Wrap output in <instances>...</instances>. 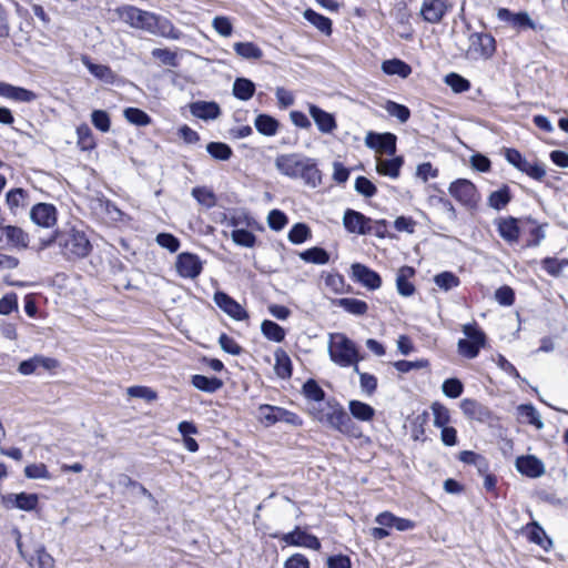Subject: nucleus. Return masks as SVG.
<instances>
[{"label": "nucleus", "instance_id": "f257e3e1", "mask_svg": "<svg viewBox=\"0 0 568 568\" xmlns=\"http://www.w3.org/2000/svg\"><path fill=\"white\" fill-rule=\"evenodd\" d=\"M275 168L281 174L291 179H302L306 185L312 187H316L322 182L315 160L298 153L277 155Z\"/></svg>", "mask_w": 568, "mask_h": 568}, {"label": "nucleus", "instance_id": "f03ea898", "mask_svg": "<svg viewBox=\"0 0 568 568\" xmlns=\"http://www.w3.org/2000/svg\"><path fill=\"white\" fill-rule=\"evenodd\" d=\"M328 355L331 361L341 366H353L358 372V363L363 359L356 344L344 333L328 334Z\"/></svg>", "mask_w": 568, "mask_h": 568}, {"label": "nucleus", "instance_id": "7ed1b4c3", "mask_svg": "<svg viewBox=\"0 0 568 568\" xmlns=\"http://www.w3.org/2000/svg\"><path fill=\"white\" fill-rule=\"evenodd\" d=\"M315 417L322 424L351 437L362 436L361 427L353 420L339 404L327 403L315 413Z\"/></svg>", "mask_w": 568, "mask_h": 568}, {"label": "nucleus", "instance_id": "20e7f679", "mask_svg": "<svg viewBox=\"0 0 568 568\" xmlns=\"http://www.w3.org/2000/svg\"><path fill=\"white\" fill-rule=\"evenodd\" d=\"M58 244L68 258L85 257L91 251V244L84 232L71 229L58 234Z\"/></svg>", "mask_w": 568, "mask_h": 568}, {"label": "nucleus", "instance_id": "39448f33", "mask_svg": "<svg viewBox=\"0 0 568 568\" xmlns=\"http://www.w3.org/2000/svg\"><path fill=\"white\" fill-rule=\"evenodd\" d=\"M463 333L465 334L466 338L458 341V353L463 357L473 359L478 356L480 349L485 346L486 335L476 324L464 325Z\"/></svg>", "mask_w": 568, "mask_h": 568}, {"label": "nucleus", "instance_id": "423d86ee", "mask_svg": "<svg viewBox=\"0 0 568 568\" xmlns=\"http://www.w3.org/2000/svg\"><path fill=\"white\" fill-rule=\"evenodd\" d=\"M505 158L509 164L536 181H541L546 176L545 164L538 160H528L516 149H506Z\"/></svg>", "mask_w": 568, "mask_h": 568}, {"label": "nucleus", "instance_id": "0eeeda50", "mask_svg": "<svg viewBox=\"0 0 568 568\" xmlns=\"http://www.w3.org/2000/svg\"><path fill=\"white\" fill-rule=\"evenodd\" d=\"M496 51L495 38L489 33L474 32L469 36L466 57L470 60H488Z\"/></svg>", "mask_w": 568, "mask_h": 568}, {"label": "nucleus", "instance_id": "6e6552de", "mask_svg": "<svg viewBox=\"0 0 568 568\" xmlns=\"http://www.w3.org/2000/svg\"><path fill=\"white\" fill-rule=\"evenodd\" d=\"M119 19L134 29L149 31L151 21L153 20V12L142 10L131 4H124L115 9Z\"/></svg>", "mask_w": 568, "mask_h": 568}, {"label": "nucleus", "instance_id": "1a4fd4ad", "mask_svg": "<svg viewBox=\"0 0 568 568\" xmlns=\"http://www.w3.org/2000/svg\"><path fill=\"white\" fill-rule=\"evenodd\" d=\"M448 192L458 203L469 209L476 207L480 200L475 184L466 179L452 182Z\"/></svg>", "mask_w": 568, "mask_h": 568}, {"label": "nucleus", "instance_id": "9d476101", "mask_svg": "<svg viewBox=\"0 0 568 568\" xmlns=\"http://www.w3.org/2000/svg\"><path fill=\"white\" fill-rule=\"evenodd\" d=\"M175 271L182 278L195 280L203 271V262L194 253L182 252L176 256Z\"/></svg>", "mask_w": 568, "mask_h": 568}, {"label": "nucleus", "instance_id": "9b49d317", "mask_svg": "<svg viewBox=\"0 0 568 568\" xmlns=\"http://www.w3.org/2000/svg\"><path fill=\"white\" fill-rule=\"evenodd\" d=\"M258 410L262 422H264L266 425H273L278 422H283L293 426L302 425V419L300 416L285 408L271 405H261Z\"/></svg>", "mask_w": 568, "mask_h": 568}, {"label": "nucleus", "instance_id": "f8f14e48", "mask_svg": "<svg viewBox=\"0 0 568 568\" xmlns=\"http://www.w3.org/2000/svg\"><path fill=\"white\" fill-rule=\"evenodd\" d=\"M396 135L390 132H368L365 136V144L367 148L375 150L377 153L393 156L396 153Z\"/></svg>", "mask_w": 568, "mask_h": 568}, {"label": "nucleus", "instance_id": "ddd939ff", "mask_svg": "<svg viewBox=\"0 0 568 568\" xmlns=\"http://www.w3.org/2000/svg\"><path fill=\"white\" fill-rule=\"evenodd\" d=\"M452 8L449 0H424L420 14L428 23H439Z\"/></svg>", "mask_w": 568, "mask_h": 568}, {"label": "nucleus", "instance_id": "4468645a", "mask_svg": "<svg viewBox=\"0 0 568 568\" xmlns=\"http://www.w3.org/2000/svg\"><path fill=\"white\" fill-rule=\"evenodd\" d=\"M352 278L364 287L374 291L381 287L382 278L379 274L361 263H354L351 266Z\"/></svg>", "mask_w": 568, "mask_h": 568}, {"label": "nucleus", "instance_id": "2eb2a0df", "mask_svg": "<svg viewBox=\"0 0 568 568\" xmlns=\"http://www.w3.org/2000/svg\"><path fill=\"white\" fill-rule=\"evenodd\" d=\"M31 221L41 227H52L57 223V209L49 203H38L30 211Z\"/></svg>", "mask_w": 568, "mask_h": 568}, {"label": "nucleus", "instance_id": "dca6fc26", "mask_svg": "<svg viewBox=\"0 0 568 568\" xmlns=\"http://www.w3.org/2000/svg\"><path fill=\"white\" fill-rule=\"evenodd\" d=\"M59 366V362L52 357L42 355H34L33 357L22 361L18 366V372L21 375L28 376L38 373L39 368L44 371H53Z\"/></svg>", "mask_w": 568, "mask_h": 568}, {"label": "nucleus", "instance_id": "f3484780", "mask_svg": "<svg viewBox=\"0 0 568 568\" xmlns=\"http://www.w3.org/2000/svg\"><path fill=\"white\" fill-rule=\"evenodd\" d=\"M308 113L321 133L332 134L337 129V122L334 114L326 112L312 103L308 104Z\"/></svg>", "mask_w": 568, "mask_h": 568}, {"label": "nucleus", "instance_id": "a211bd4d", "mask_svg": "<svg viewBox=\"0 0 568 568\" xmlns=\"http://www.w3.org/2000/svg\"><path fill=\"white\" fill-rule=\"evenodd\" d=\"M2 504L7 508H18L26 511L34 510L39 504L37 494H8L2 496Z\"/></svg>", "mask_w": 568, "mask_h": 568}, {"label": "nucleus", "instance_id": "6ab92c4d", "mask_svg": "<svg viewBox=\"0 0 568 568\" xmlns=\"http://www.w3.org/2000/svg\"><path fill=\"white\" fill-rule=\"evenodd\" d=\"M214 302L222 311L236 321H243L247 317L245 310L224 292H216L214 294Z\"/></svg>", "mask_w": 568, "mask_h": 568}, {"label": "nucleus", "instance_id": "aec40b11", "mask_svg": "<svg viewBox=\"0 0 568 568\" xmlns=\"http://www.w3.org/2000/svg\"><path fill=\"white\" fill-rule=\"evenodd\" d=\"M460 409L466 417L480 423L489 422L493 415L487 406L471 398L463 399Z\"/></svg>", "mask_w": 568, "mask_h": 568}, {"label": "nucleus", "instance_id": "412c9836", "mask_svg": "<svg viewBox=\"0 0 568 568\" xmlns=\"http://www.w3.org/2000/svg\"><path fill=\"white\" fill-rule=\"evenodd\" d=\"M151 28L149 33L163 37L171 40H179L182 37V32L176 29L173 23L165 17L158 16L154 13L153 20L151 21Z\"/></svg>", "mask_w": 568, "mask_h": 568}, {"label": "nucleus", "instance_id": "4be33fe9", "mask_svg": "<svg viewBox=\"0 0 568 568\" xmlns=\"http://www.w3.org/2000/svg\"><path fill=\"white\" fill-rule=\"evenodd\" d=\"M343 224L345 229L351 233H357L362 235H366L369 233V217L365 216L363 213L346 210L343 217Z\"/></svg>", "mask_w": 568, "mask_h": 568}, {"label": "nucleus", "instance_id": "5701e85b", "mask_svg": "<svg viewBox=\"0 0 568 568\" xmlns=\"http://www.w3.org/2000/svg\"><path fill=\"white\" fill-rule=\"evenodd\" d=\"M285 544L292 546L306 547L313 550L321 548V542L317 537L310 535L296 527L293 531L284 534L281 538Z\"/></svg>", "mask_w": 568, "mask_h": 568}, {"label": "nucleus", "instance_id": "b1692460", "mask_svg": "<svg viewBox=\"0 0 568 568\" xmlns=\"http://www.w3.org/2000/svg\"><path fill=\"white\" fill-rule=\"evenodd\" d=\"M516 469L520 474L530 478H538L545 474V466L542 462L534 455L517 457Z\"/></svg>", "mask_w": 568, "mask_h": 568}, {"label": "nucleus", "instance_id": "393cba45", "mask_svg": "<svg viewBox=\"0 0 568 568\" xmlns=\"http://www.w3.org/2000/svg\"><path fill=\"white\" fill-rule=\"evenodd\" d=\"M2 234L6 237V243L8 247L16 248L18 251L26 250L29 247L30 236L21 227L16 225H6L2 229Z\"/></svg>", "mask_w": 568, "mask_h": 568}, {"label": "nucleus", "instance_id": "a878e982", "mask_svg": "<svg viewBox=\"0 0 568 568\" xmlns=\"http://www.w3.org/2000/svg\"><path fill=\"white\" fill-rule=\"evenodd\" d=\"M190 112L201 120H215L221 115V108L214 101H195L190 104Z\"/></svg>", "mask_w": 568, "mask_h": 568}, {"label": "nucleus", "instance_id": "bb28decb", "mask_svg": "<svg viewBox=\"0 0 568 568\" xmlns=\"http://www.w3.org/2000/svg\"><path fill=\"white\" fill-rule=\"evenodd\" d=\"M497 230L503 240L509 244L517 243L520 235L518 220L515 217L500 219L497 222Z\"/></svg>", "mask_w": 568, "mask_h": 568}, {"label": "nucleus", "instance_id": "cd10ccee", "mask_svg": "<svg viewBox=\"0 0 568 568\" xmlns=\"http://www.w3.org/2000/svg\"><path fill=\"white\" fill-rule=\"evenodd\" d=\"M415 274V270L410 266H402L396 276V288L398 294L408 297L415 292L414 284L409 281Z\"/></svg>", "mask_w": 568, "mask_h": 568}, {"label": "nucleus", "instance_id": "c85d7f7f", "mask_svg": "<svg viewBox=\"0 0 568 568\" xmlns=\"http://www.w3.org/2000/svg\"><path fill=\"white\" fill-rule=\"evenodd\" d=\"M404 163L402 156H394L393 159L377 158L376 171L381 175L397 179L399 176L400 168Z\"/></svg>", "mask_w": 568, "mask_h": 568}, {"label": "nucleus", "instance_id": "c756f323", "mask_svg": "<svg viewBox=\"0 0 568 568\" xmlns=\"http://www.w3.org/2000/svg\"><path fill=\"white\" fill-rule=\"evenodd\" d=\"M525 529L527 532V538L530 542L540 546L546 551L551 548V539L547 537L545 530L538 523L532 521L528 524Z\"/></svg>", "mask_w": 568, "mask_h": 568}, {"label": "nucleus", "instance_id": "7c9ffc66", "mask_svg": "<svg viewBox=\"0 0 568 568\" xmlns=\"http://www.w3.org/2000/svg\"><path fill=\"white\" fill-rule=\"evenodd\" d=\"M333 304L356 316H362L368 311V305L366 302L353 297L337 298L333 301Z\"/></svg>", "mask_w": 568, "mask_h": 568}, {"label": "nucleus", "instance_id": "2f4dec72", "mask_svg": "<svg viewBox=\"0 0 568 568\" xmlns=\"http://www.w3.org/2000/svg\"><path fill=\"white\" fill-rule=\"evenodd\" d=\"M254 125L261 134L274 136L278 131L280 122L268 114H258L255 118Z\"/></svg>", "mask_w": 568, "mask_h": 568}, {"label": "nucleus", "instance_id": "473e14b6", "mask_svg": "<svg viewBox=\"0 0 568 568\" xmlns=\"http://www.w3.org/2000/svg\"><path fill=\"white\" fill-rule=\"evenodd\" d=\"M382 70L388 75H398L403 79H406L412 73L410 65L399 59L384 61L382 63Z\"/></svg>", "mask_w": 568, "mask_h": 568}, {"label": "nucleus", "instance_id": "72a5a7b5", "mask_svg": "<svg viewBox=\"0 0 568 568\" xmlns=\"http://www.w3.org/2000/svg\"><path fill=\"white\" fill-rule=\"evenodd\" d=\"M233 95L241 100V101H247L250 100L254 93H255V84L253 81L246 78H236L233 83Z\"/></svg>", "mask_w": 568, "mask_h": 568}, {"label": "nucleus", "instance_id": "f704fd0d", "mask_svg": "<svg viewBox=\"0 0 568 568\" xmlns=\"http://www.w3.org/2000/svg\"><path fill=\"white\" fill-rule=\"evenodd\" d=\"M305 20L312 23L316 29L326 36L332 33V20L312 9H306L303 13Z\"/></svg>", "mask_w": 568, "mask_h": 568}, {"label": "nucleus", "instance_id": "c9c22d12", "mask_svg": "<svg viewBox=\"0 0 568 568\" xmlns=\"http://www.w3.org/2000/svg\"><path fill=\"white\" fill-rule=\"evenodd\" d=\"M351 417H354L361 422H369L375 415V409L361 400H351L348 404Z\"/></svg>", "mask_w": 568, "mask_h": 568}, {"label": "nucleus", "instance_id": "e433bc0d", "mask_svg": "<svg viewBox=\"0 0 568 568\" xmlns=\"http://www.w3.org/2000/svg\"><path fill=\"white\" fill-rule=\"evenodd\" d=\"M275 365L274 369L278 377L285 379L292 376V361L283 349H277L274 354Z\"/></svg>", "mask_w": 568, "mask_h": 568}, {"label": "nucleus", "instance_id": "4c0bfd02", "mask_svg": "<svg viewBox=\"0 0 568 568\" xmlns=\"http://www.w3.org/2000/svg\"><path fill=\"white\" fill-rule=\"evenodd\" d=\"M233 49L237 55L245 60H258L263 55V51L253 42H236Z\"/></svg>", "mask_w": 568, "mask_h": 568}, {"label": "nucleus", "instance_id": "58836bf2", "mask_svg": "<svg viewBox=\"0 0 568 568\" xmlns=\"http://www.w3.org/2000/svg\"><path fill=\"white\" fill-rule=\"evenodd\" d=\"M300 258L306 263L324 265L328 263L329 255L324 248L315 246L301 252Z\"/></svg>", "mask_w": 568, "mask_h": 568}, {"label": "nucleus", "instance_id": "ea45409f", "mask_svg": "<svg viewBox=\"0 0 568 568\" xmlns=\"http://www.w3.org/2000/svg\"><path fill=\"white\" fill-rule=\"evenodd\" d=\"M192 385L203 392L214 393L223 385L222 381L216 377H207L204 375H194L192 377Z\"/></svg>", "mask_w": 568, "mask_h": 568}, {"label": "nucleus", "instance_id": "a19ab883", "mask_svg": "<svg viewBox=\"0 0 568 568\" xmlns=\"http://www.w3.org/2000/svg\"><path fill=\"white\" fill-rule=\"evenodd\" d=\"M383 109L388 115L396 118L400 123H406L410 118V110L406 105L392 100L385 101Z\"/></svg>", "mask_w": 568, "mask_h": 568}, {"label": "nucleus", "instance_id": "79ce46f5", "mask_svg": "<svg viewBox=\"0 0 568 568\" xmlns=\"http://www.w3.org/2000/svg\"><path fill=\"white\" fill-rule=\"evenodd\" d=\"M434 283L439 290L448 292L455 287H458L460 285V280L453 272L445 271L434 276Z\"/></svg>", "mask_w": 568, "mask_h": 568}, {"label": "nucleus", "instance_id": "37998d69", "mask_svg": "<svg viewBox=\"0 0 568 568\" xmlns=\"http://www.w3.org/2000/svg\"><path fill=\"white\" fill-rule=\"evenodd\" d=\"M261 331L267 339L276 343H281L285 338L284 328L280 326L277 323L270 320H265L262 322Z\"/></svg>", "mask_w": 568, "mask_h": 568}, {"label": "nucleus", "instance_id": "c03bdc74", "mask_svg": "<svg viewBox=\"0 0 568 568\" xmlns=\"http://www.w3.org/2000/svg\"><path fill=\"white\" fill-rule=\"evenodd\" d=\"M511 200L510 190L504 185L497 191L490 193L488 197V205L497 211L504 209Z\"/></svg>", "mask_w": 568, "mask_h": 568}, {"label": "nucleus", "instance_id": "a18cd8bd", "mask_svg": "<svg viewBox=\"0 0 568 568\" xmlns=\"http://www.w3.org/2000/svg\"><path fill=\"white\" fill-rule=\"evenodd\" d=\"M518 414L520 417L525 418L526 422L530 425H534L537 429H541L544 427V423L541 420V416L539 412L530 404L519 405Z\"/></svg>", "mask_w": 568, "mask_h": 568}, {"label": "nucleus", "instance_id": "49530a36", "mask_svg": "<svg viewBox=\"0 0 568 568\" xmlns=\"http://www.w3.org/2000/svg\"><path fill=\"white\" fill-rule=\"evenodd\" d=\"M206 151L217 161H227L233 155L231 146L223 142H210L206 145Z\"/></svg>", "mask_w": 568, "mask_h": 568}, {"label": "nucleus", "instance_id": "de8ad7c7", "mask_svg": "<svg viewBox=\"0 0 568 568\" xmlns=\"http://www.w3.org/2000/svg\"><path fill=\"white\" fill-rule=\"evenodd\" d=\"M192 196L199 204L211 209L216 204V196L214 192L206 186H196L192 190Z\"/></svg>", "mask_w": 568, "mask_h": 568}, {"label": "nucleus", "instance_id": "09e8293b", "mask_svg": "<svg viewBox=\"0 0 568 568\" xmlns=\"http://www.w3.org/2000/svg\"><path fill=\"white\" fill-rule=\"evenodd\" d=\"M82 61L83 64L90 71V73L93 74L95 78L105 82H111L113 80V72L108 65L93 63L88 58H83Z\"/></svg>", "mask_w": 568, "mask_h": 568}, {"label": "nucleus", "instance_id": "8fccbe9b", "mask_svg": "<svg viewBox=\"0 0 568 568\" xmlns=\"http://www.w3.org/2000/svg\"><path fill=\"white\" fill-rule=\"evenodd\" d=\"M27 199V192L23 189H13L7 193L6 202L9 206L10 211L16 214L17 210L21 206H24V201Z\"/></svg>", "mask_w": 568, "mask_h": 568}, {"label": "nucleus", "instance_id": "3c124183", "mask_svg": "<svg viewBox=\"0 0 568 568\" xmlns=\"http://www.w3.org/2000/svg\"><path fill=\"white\" fill-rule=\"evenodd\" d=\"M124 118L132 124L145 126L151 123L150 115L138 108H126L124 110Z\"/></svg>", "mask_w": 568, "mask_h": 568}, {"label": "nucleus", "instance_id": "603ef678", "mask_svg": "<svg viewBox=\"0 0 568 568\" xmlns=\"http://www.w3.org/2000/svg\"><path fill=\"white\" fill-rule=\"evenodd\" d=\"M231 237L236 245L243 247H253L256 242V236L245 229L233 230Z\"/></svg>", "mask_w": 568, "mask_h": 568}, {"label": "nucleus", "instance_id": "864d4df0", "mask_svg": "<svg viewBox=\"0 0 568 568\" xmlns=\"http://www.w3.org/2000/svg\"><path fill=\"white\" fill-rule=\"evenodd\" d=\"M311 237V230L304 223H296L288 232V240L293 244H302Z\"/></svg>", "mask_w": 568, "mask_h": 568}, {"label": "nucleus", "instance_id": "5fc2aeb1", "mask_svg": "<svg viewBox=\"0 0 568 568\" xmlns=\"http://www.w3.org/2000/svg\"><path fill=\"white\" fill-rule=\"evenodd\" d=\"M78 144L82 150H91L95 142L91 129L87 124H82L77 129Z\"/></svg>", "mask_w": 568, "mask_h": 568}, {"label": "nucleus", "instance_id": "6e6d98bb", "mask_svg": "<svg viewBox=\"0 0 568 568\" xmlns=\"http://www.w3.org/2000/svg\"><path fill=\"white\" fill-rule=\"evenodd\" d=\"M155 242L170 253L178 252L181 246L180 240L171 233H159L155 237Z\"/></svg>", "mask_w": 568, "mask_h": 568}, {"label": "nucleus", "instance_id": "4d7b16f0", "mask_svg": "<svg viewBox=\"0 0 568 568\" xmlns=\"http://www.w3.org/2000/svg\"><path fill=\"white\" fill-rule=\"evenodd\" d=\"M24 475L30 479H51V475L47 466L42 463L26 466Z\"/></svg>", "mask_w": 568, "mask_h": 568}, {"label": "nucleus", "instance_id": "13d9d810", "mask_svg": "<svg viewBox=\"0 0 568 568\" xmlns=\"http://www.w3.org/2000/svg\"><path fill=\"white\" fill-rule=\"evenodd\" d=\"M443 393L449 398H457L463 394L464 385L458 378H447L442 385Z\"/></svg>", "mask_w": 568, "mask_h": 568}, {"label": "nucleus", "instance_id": "bf43d9fd", "mask_svg": "<svg viewBox=\"0 0 568 568\" xmlns=\"http://www.w3.org/2000/svg\"><path fill=\"white\" fill-rule=\"evenodd\" d=\"M445 82L453 89L454 92L457 93L465 92L470 88V83L467 79L454 72L446 75Z\"/></svg>", "mask_w": 568, "mask_h": 568}, {"label": "nucleus", "instance_id": "052dcab7", "mask_svg": "<svg viewBox=\"0 0 568 568\" xmlns=\"http://www.w3.org/2000/svg\"><path fill=\"white\" fill-rule=\"evenodd\" d=\"M542 268L551 276L560 275L562 268L568 265L567 260H558L555 257H546L541 262Z\"/></svg>", "mask_w": 568, "mask_h": 568}, {"label": "nucleus", "instance_id": "680f3d73", "mask_svg": "<svg viewBox=\"0 0 568 568\" xmlns=\"http://www.w3.org/2000/svg\"><path fill=\"white\" fill-rule=\"evenodd\" d=\"M355 373L359 376L362 392L368 396L373 395L377 388V378L374 375L361 372L359 369Z\"/></svg>", "mask_w": 568, "mask_h": 568}, {"label": "nucleus", "instance_id": "e2e57ef3", "mask_svg": "<svg viewBox=\"0 0 568 568\" xmlns=\"http://www.w3.org/2000/svg\"><path fill=\"white\" fill-rule=\"evenodd\" d=\"M432 410L434 415V425L439 428L447 426L450 419L449 410L439 403H434L432 405Z\"/></svg>", "mask_w": 568, "mask_h": 568}, {"label": "nucleus", "instance_id": "0e129e2a", "mask_svg": "<svg viewBox=\"0 0 568 568\" xmlns=\"http://www.w3.org/2000/svg\"><path fill=\"white\" fill-rule=\"evenodd\" d=\"M212 27L222 37H231L233 33V24L227 17L217 16L212 21Z\"/></svg>", "mask_w": 568, "mask_h": 568}, {"label": "nucleus", "instance_id": "69168bd1", "mask_svg": "<svg viewBox=\"0 0 568 568\" xmlns=\"http://www.w3.org/2000/svg\"><path fill=\"white\" fill-rule=\"evenodd\" d=\"M303 392L305 397H307L308 399L315 402H322L324 399L325 393L314 379H308L304 384Z\"/></svg>", "mask_w": 568, "mask_h": 568}, {"label": "nucleus", "instance_id": "338daca9", "mask_svg": "<svg viewBox=\"0 0 568 568\" xmlns=\"http://www.w3.org/2000/svg\"><path fill=\"white\" fill-rule=\"evenodd\" d=\"M354 186H355L356 192L364 195L365 197H372L377 192V189L374 185V183L365 176H358L355 180Z\"/></svg>", "mask_w": 568, "mask_h": 568}, {"label": "nucleus", "instance_id": "774afa93", "mask_svg": "<svg viewBox=\"0 0 568 568\" xmlns=\"http://www.w3.org/2000/svg\"><path fill=\"white\" fill-rule=\"evenodd\" d=\"M91 121L93 125L101 132H108L110 130V116L103 110H94L91 114Z\"/></svg>", "mask_w": 568, "mask_h": 568}]
</instances>
